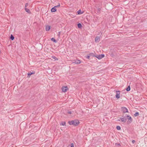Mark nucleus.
<instances>
[{
    "instance_id": "39448f33",
    "label": "nucleus",
    "mask_w": 147,
    "mask_h": 147,
    "mask_svg": "<svg viewBox=\"0 0 147 147\" xmlns=\"http://www.w3.org/2000/svg\"><path fill=\"white\" fill-rule=\"evenodd\" d=\"M116 94L115 96V97L117 99H119L120 98V91L119 90H116Z\"/></svg>"
},
{
    "instance_id": "f03ea898",
    "label": "nucleus",
    "mask_w": 147,
    "mask_h": 147,
    "mask_svg": "<svg viewBox=\"0 0 147 147\" xmlns=\"http://www.w3.org/2000/svg\"><path fill=\"white\" fill-rule=\"evenodd\" d=\"M61 89L62 91L63 92H65L68 89L67 86H63Z\"/></svg>"
},
{
    "instance_id": "ddd939ff",
    "label": "nucleus",
    "mask_w": 147,
    "mask_h": 147,
    "mask_svg": "<svg viewBox=\"0 0 147 147\" xmlns=\"http://www.w3.org/2000/svg\"><path fill=\"white\" fill-rule=\"evenodd\" d=\"M25 11L27 13H31V12H30V10L26 8H25Z\"/></svg>"
},
{
    "instance_id": "dca6fc26",
    "label": "nucleus",
    "mask_w": 147,
    "mask_h": 147,
    "mask_svg": "<svg viewBox=\"0 0 147 147\" xmlns=\"http://www.w3.org/2000/svg\"><path fill=\"white\" fill-rule=\"evenodd\" d=\"M78 13V14H82L83 13V12H81V10L80 9L77 12Z\"/></svg>"
},
{
    "instance_id": "b1692460",
    "label": "nucleus",
    "mask_w": 147,
    "mask_h": 147,
    "mask_svg": "<svg viewBox=\"0 0 147 147\" xmlns=\"http://www.w3.org/2000/svg\"><path fill=\"white\" fill-rule=\"evenodd\" d=\"M52 57L53 58L55 59L58 60L57 58L54 56H52Z\"/></svg>"
},
{
    "instance_id": "20e7f679",
    "label": "nucleus",
    "mask_w": 147,
    "mask_h": 147,
    "mask_svg": "<svg viewBox=\"0 0 147 147\" xmlns=\"http://www.w3.org/2000/svg\"><path fill=\"white\" fill-rule=\"evenodd\" d=\"M127 117H128L127 118L128 119V120L127 121V123L128 124H129L131 122L132 119L131 117L129 115H127Z\"/></svg>"
},
{
    "instance_id": "c85d7f7f",
    "label": "nucleus",
    "mask_w": 147,
    "mask_h": 147,
    "mask_svg": "<svg viewBox=\"0 0 147 147\" xmlns=\"http://www.w3.org/2000/svg\"><path fill=\"white\" fill-rule=\"evenodd\" d=\"M136 141L135 140H133L132 141V142L134 144L135 142Z\"/></svg>"
},
{
    "instance_id": "aec40b11",
    "label": "nucleus",
    "mask_w": 147,
    "mask_h": 147,
    "mask_svg": "<svg viewBox=\"0 0 147 147\" xmlns=\"http://www.w3.org/2000/svg\"><path fill=\"white\" fill-rule=\"evenodd\" d=\"M139 115V113L138 112H136L134 114V115L135 116H137Z\"/></svg>"
},
{
    "instance_id": "f3484780",
    "label": "nucleus",
    "mask_w": 147,
    "mask_h": 147,
    "mask_svg": "<svg viewBox=\"0 0 147 147\" xmlns=\"http://www.w3.org/2000/svg\"><path fill=\"white\" fill-rule=\"evenodd\" d=\"M126 90L127 91H129L130 90V86H129L127 87L126 89Z\"/></svg>"
},
{
    "instance_id": "423d86ee",
    "label": "nucleus",
    "mask_w": 147,
    "mask_h": 147,
    "mask_svg": "<svg viewBox=\"0 0 147 147\" xmlns=\"http://www.w3.org/2000/svg\"><path fill=\"white\" fill-rule=\"evenodd\" d=\"M121 110L124 113L128 112L127 109L125 107H121Z\"/></svg>"
},
{
    "instance_id": "5701e85b",
    "label": "nucleus",
    "mask_w": 147,
    "mask_h": 147,
    "mask_svg": "<svg viewBox=\"0 0 147 147\" xmlns=\"http://www.w3.org/2000/svg\"><path fill=\"white\" fill-rule=\"evenodd\" d=\"M66 124V123L65 121L62 122L61 125H65Z\"/></svg>"
},
{
    "instance_id": "6e6552de",
    "label": "nucleus",
    "mask_w": 147,
    "mask_h": 147,
    "mask_svg": "<svg viewBox=\"0 0 147 147\" xmlns=\"http://www.w3.org/2000/svg\"><path fill=\"white\" fill-rule=\"evenodd\" d=\"M35 71H33L32 72L30 71L28 73V77L30 78L31 75L35 74Z\"/></svg>"
},
{
    "instance_id": "393cba45",
    "label": "nucleus",
    "mask_w": 147,
    "mask_h": 147,
    "mask_svg": "<svg viewBox=\"0 0 147 147\" xmlns=\"http://www.w3.org/2000/svg\"><path fill=\"white\" fill-rule=\"evenodd\" d=\"M97 9H98V11L99 12H100V11L101 10V8H97Z\"/></svg>"
},
{
    "instance_id": "a878e982",
    "label": "nucleus",
    "mask_w": 147,
    "mask_h": 147,
    "mask_svg": "<svg viewBox=\"0 0 147 147\" xmlns=\"http://www.w3.org/2000/svg\"><path fill=\"white\" fill-rule=\"evenodd\" d=\"M74 144L73 143H71V147H74Z\"/></svg>"
},
{
    "instance_id": "f8f14e48",
    "label": "nucleus",
    "mask_w": 147,
    "mask_h": 147,
    "mask_svg": "<svg viewBox=\"0 0 147 147\" xmlns=\"http://www.w3.org/2000/svg\"><path fill=\"white\" fill-rule=\"evenodd\" d=\"M56 11V8L55 7H53L51 9V12H54Z\"/></svg>"
},
{
    "instance_id": "2eb2a0df",
    "label": "nucleus",
    "mask_w": 147,
    "mask_h": 147,
    "mask_svg": "<svg viewBox=\"0 0 147 147\" xmlns=\"http://www.w3.org/2000/svg\"><path fill=\"white\" fill-rule=\"evenodd\" d=\"M51 39L54 42L56 43L57 42V40L53 38H52Z\"/></svg>"
},
{
    "instance_id": "a211bd4d",
    "label": "nucleus",
    "mask_w": 147,
    "mask_h": 147,
    "mask_svg": "<svg viewBox=\"0 0 147 147\" xmlns=\"http://www.w3.org/2000/svg\"><path fill=\"white\" fill-rule=\"evenodd\" d=\"M10 38L11 40H13L14 38V37L12 34H11L10 37Z\"/></svg>"
},
{
    "instance_id": "412c9836",
    "label": "nucleus",
    "mask_w": 147,
    "mask_h": 147,
    "mask_svg": "<svg viewBox=\"0 0 147 147\" xmlns=\"http://www.w3.org/2000/svg\"><path fill=\"white\" fill-rule=\"evenodd\" d=\"M116 129L118 130H119L121 129V127L119 126H117L116 127Z\"/></svg>"
},
{
    "instance_id": "1a4fd4ad",
    "label": "nucleus",
    "mask_w": 147,
    "mask_h": 147,
    "mask_svg": "<svg viewBox=\"0 0 147 147\" xmlns=\"http://www.w3.org/2000/svg\"><path fill=\"white\" fill-rule=\"evenodd\" d=\"M73 63H75L77 64H79L81 63V61L79 60H77L74 61V62H73Z\"/></svg>"
},
{
    "instance_id": "2f4dec72",
    "label": "nucleus",
    "mask_w": 147,
    "mask_h": 147,
    "mask_svg": "<svg viewBox=\"0 0 147 147\" xmlns=\"http://www.w3.org/2000/svg\"><path fill=\"white\" fill-rule=\"evenodd\" d=\"M98 55H95L94 57H97V56H98Z\"/></svg>"
},
{
    "instance_id": "4468645a",
    "label": "nucleus",
    "mask_w": 147,
    "mask_h": 147,
    "mask_svg": "<svg viewBox=\"0 0 147 147\" xmlns=\"http://www.w3.org/2000/svg\"><path fill=\"white\" fill-rule=\"evenodd\" d=\"M78 27L79 28H81L82 27V26L81 24L79 23L78 24Z\"/></svg>"
},
{
    "instance_id": "4be33fe9",
    "label": "nucleus",
    "mask_w": 147,
    "mask_h": 147,
    "mask_svg": "<svg viewBox=\"0 0 147 147\" xmlns=\"http://www.w3.org/2000/svg\"><path fill=\"white\" fill-rule=\"evenodd\" d=\"M60 3H59L58 5H57L55 6L54 7H55L56 8H57V7H60Z\"/></svg>"
},
{
    "instance_id": "6ab92c4d",
    "label": "nucleus",
    "mask_w": 147,
    "mask_h": 147,
    "mask_svg": "<svg viewBox=\"0 0 147 147\" xmlns=\"http://www.w3.org/2000/svg\"><path fill=\"white\" fill-rule=\"evenodd\" d=\"M89 55L90 56L94 57L95 54L93 53H90Z\"/></svg>"
},
{
    "instance_id": "9b49d317",
    "label": "nucleus",
    "mask_w": 147,
    "mask_h": 147,
    "mask_svg": "<svg viewBox=\"0 0 147 147\" xmlns=\"http://www.w3.org/2000/svg\"><path fill=\"white\" fill-rule=\"evenodd\" d=\"M51 28V26H50L47 25L46 26L45 29L47 31H49V30Z\"/></svg>"
},
{
    "instance_id": "0eeeda50",
    "label": "nucleus",
    "mask_w": 147,
    "mask_h": 147,
    "mask_svg": "<svg viewBox=\"0 0 147 147\" xmlns=\"http://www.w3.org/2000/svg\"><path fill=\"white\" fill-rule=\"evenodd\" d=\"M105 57V55L104 54H101L100 55H98V56L96 57L99 59H100L102 58H103Z\"/></svg>"
},
{
    "instance_id": "bb28decb",
    "label": "nucleus",
    "mask_w": 147,
    "mask_h": 147,
    "mask_svg": "<svg viewBox=\"0 0 147 147\" xmlns=\"http://www.w3.org/2000/svg\"><path fill=\"white\" fill-rule=\"evenodd\" d=\"M28 3H26L25 5V8H26V7L28 6Z\"/></svg>"
},
{
    "instance_id": "9d476101",
    "label": "nucleus",
    "mask_w": 147,
    "mask_h": 147,
    "mask_svg": "<svg viewBox=\"0 0 147 147\" xmlns=\"http://www.w3.org/2000/svg\"><path fill=\"white\" fill-rule=\"evenodd\" d=\"M95 42H98L100 40V38L98 36H96L95 39Z\"/></svg>"
},
{
    "instance_id": "7ed1b4c3",
    "label": "nucleus",
    "mask_w": 147,
    "mask_h": 147,
    "mask_svg": "<svg viewBox=\"0 0 147 147\" xmlns=\"http://www.w3.org/2000/svg\"><path fill=\"white\" fill-rule=\"evenodd\" d=\"M127 116L123 118H120V119L121 121L123 123H125L127 120Z\"/></svg>"
},
{
    "instance_id": "7c9ffc66",
    "label": "nucleus",
    "mask_w": 147,
    "mask_h": 147,
    "mask_svg": "<svg viewBox=\"0 0 147 147\" xmlns=\"http://www.w3.org/2000/svg\"><path fill=\"white\" fill-rule=\"evenodd\" d=\"M116 144L117 145V146H120V144H117V143H116Z\"/></svg>"
},
{
    "instance_id": "c756f323",
    "label": "nucleus",
    "mask_w": 147,
    "mask_h": 147,
    "mask_svg": "<svg viewBox=\"0 0 147 147\" xmlns=\"http://www.w3.org/2000/svg\"><path fill=\"white\" fill-rule=\"evenodd\" d=\"M90 56H87V58L88 59H89Z\"/></svg>"
},
{
    "instance_id": "cd10ccee",
    "label": "nucleus",
    "mask_w": 147,
    "mask_h": 147,
    "mask_svg": "<svg viewBox=\"0 0 147 147\" xmlns=\"http://www.w3.org/2000/svg\"><path fill=\"white\" fill-rule=\"evenodd\" d=\"M68 113H69V114H71V111H69L68 112Z\"/></svg>"
},
{
    "instance_id": "f257e3e1",
    "label": "nucleus",
    "mask_w": 147,
    "mask_h": 147,
    "mask_svg": "<svg viewBox=\"0 0 147 147\" xmlns=\"http://www.w3.org/2000/svg\"><path fill=\"white\" fill-rule=\"evenodd\" d=\"M68 123L70 125H73L76 126L79 125L80 122L79 120H74L71 121H69Z\"/></svg>"
}]
</instances>
